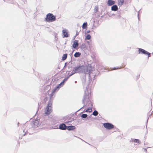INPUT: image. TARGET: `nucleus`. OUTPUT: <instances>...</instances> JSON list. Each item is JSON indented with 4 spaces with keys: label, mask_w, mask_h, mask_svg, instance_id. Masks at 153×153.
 Masks as SVG:
<instances>
[{
    "label": "nucleus",
    "mask_w": 153,
    "mask_h": 153,
    "mask_svg": "<svg viewBox=\"0 0 153 153\" xmlns=\"http://www.w3.org/2000/svg\"><path fill=\"white\" fill-rule=\"evenodd\" d=\"M87 90V89H86ZM88 90L85 91L84 93V94L83 96V98L82 99V103L84 104L83 107L80 108L76 112L79 111L80 109L86 106L87 105L88 106L87 109L89 111V112H91L92 111V108L93 106V103L91 101H90V100L89 99L88 97Z\"/></svg>",
    "instance_id": "f257e3e1"
},
{
    "label": "nucleus",
    "mask_w": 153,
    "mask_h": 153,
    "mask_svg": "<svg viewBox=\"0 0 153 153\" xmlns=\"http://www.w3.org/2000/svg\"><path fill=\"white\" fill-rule=\"evenodd\" d=\"M76 73L82 74L85 72V66L81 64H79L73 68Z\"/></svg>",
    "instance_id": "f03ea898"
},
{
    "label": "nucleus",
    "mask_w": 153,
    "mask_h": 153,
    "mask_svg": "<svg viewBox=\"0 0 153 153\" xmlns=\"http://www.w3.org/2000/svg\"><path fill=\"white\" fill-rule=\"evenodd\" d=\"M52 100L49 101L46 107L45 114L48 116L49 115L52 111Z\"/></svg>",
    "instance_id": "7ed1b4c3"
},
{
    "label": "nucleus",
    "mask_w": 153,
    "mask_h": 153,
    "mask_svg": "<svg viewBox=\"0 0 153 153\" xmlns=\"http://www.w3.org/2000/svg\"><path fill=\"white\" fill-rule=\"evenodd\" d=\"M56 16L52 13H49L46 15V17L45 18V21L48 22H52L55 21L56 20Z\"/></svg>",
    "instance_id": "20e7f679"
},
{
    "label": "nucleus",
    "mask_w": 153,
    "mask_h": 153,
    "mask_svg": "<svg viewBox=\"0 0 153 153\" xmlns=\"http://www.w3.org/2000/svg\"><path fill=\"white\" fill-rule=\"evenodd\" d=\"M103 126L104 128L108 130H111L114 127V126L112 124L108 122L104 123Z\"/></svg>",
    "instance_id": "39448f33"
},
{
    "label": "nucleus",
    "mask_w": 153,
    "mask_h": 153,
    "mask_svg": "<svg viewBox=\"0 0 153 153\" xmlns=\"http://www.w3.org/2000/svg\"><path fill=\"white\" fill-rule=\"evenodd\" d=\"M39 119L37 118L35 120L32 122L31 123V125L33 127L35 128L38 127L39 124Z\"/></svg>",
    "instance_id": "423d86ee"
},
{
    "label": "nucleus",
    "mask_w": 153,
    "mask_h": 153,
    "mask_svg": "<svg viewBox=\"0 0 153 153\" xmlns=\"http://www.w3.org/2000/svg\"><path fill=\"white\" fill-rule=\"evenodd\" d=\"M63 34V38L68 37L69 35L68 34V32L66 29H63L62 31Z\"/></svg>",
    "instance_id": "0eeeda50"
},
{
    "label": "nucleus",
    "mask_w": 153,
    "mask_h": 153,
    "mask_svg": "<svg viewBox=\"0 0 153 153\" xmlns=\"http://www.w3.org/2000/svg\"><path fill=\"white\" fill-rule=\"evenodd\" d=\"M138 52L139 54L146 55L147 51L141 48H138Z\"/></svg>",
    "instance_id": "6e6552de"
},
{
    "label": "nucleus",
    "mask_w": 153,
    "mask_h": 153,
    "mask_svg": "<svg viewBox=\"0 0 153 153\" xmlns=\"http://www.w3.org/2000/svg\"><path fill=\"white\" fill-rule=\"evenodd\" d=\"M59 129L60 130H65L67 129V126L64 123H62L59 125Z\"/></svg>",
    "instance_id": "1a4fd4ad"
},
{
    "label": "nucleus",
    "mask_w": 153,
    "mask_h": 153,
    "mask_svg": "<svg viewBox=\"0 0 153 153\" xmlns=\"http://www.w3.org/2000/svg\"><path fill=\"white\" fill-rule=\"evenodd\" d=\"M78 40H75L72 45V47L74 48H76L78 46Z\"/></svg>",
    "instance_id": "9d476101"
},
{
    "label": "nucleus",
    "mask_w": 153,
    "mask_h": 153,
    "mask_svg": "<svg viewBox=\"0 0 153 153\" xmlns=\"http://www.w3.org/2000/svg\"><path fill=\"white\" fill-rule=\"evenodd\" d=\"M76 128V127L73 126H67V129L68 131H73Z\"/></svg>",
    "instance_id": "9b49d317"
},
{
    "label": "nucleus",
    "mask_w": 153,
    "mask_h": 153,
    "mask_svg": "<svg viewBox=\"0 0 153 153\" xmlns=\"http://www.w3.org/2000/svg\"><path fill=\"white\" fill-rule=\"evenodd\" d=\"M115 4V1L113 0H108L107 1V4L108 6H111Z\"/></svg>",
    "instance_id": "f8f14e48"
},
{
    "label": "nucleus",
    "mask_w": 153,
    "mask_h": 153,
    "mask_svg": "<svg viewBox=\"0 0 153 153\" xmlns=\"http://www.w3.org/2000/svg\"><path fill=\"white\" fill-rule=\"evenodd\" d=\"M118 9V7L117 5H113L111 7V10L112 11H116Z\"/></svg>",
    "instance_id": "ddd939ff"
},
{
    "label": "nucleus",
    "mask_w": 153,
    "mask_h": 153,
    "mask_svg": "<svg viewBox=\"0 0 153 153\" xmlns=\"http://www.w3.org/2000/svg\"><path fill=\"white\" fill-rule=\"evenodd\" d=\"M64 85L63 82H61L59 84L57 85L55 87L57 89V90H59V88L62 87Z\"/></svg>",
    "instance_id": "4468645a"
},
{
    "label": "nucleus",
    "mask_w": 153,
    "mask_h": 153,
    "mask_svg": "<svg viewBox=\"0 0 153 153\" xmlns=\"http://www.w3.org/2000/svg\"><path fill=\"white\" fill-rule=\"evenodd\" d=\"M131 140H132V142H134L135 143H137L138 145L140 144L141 142L138 139H131Z\"/></svg>",
    "instance_id": "2eb2a0df"
},
{
    "label": "nucleus",
    "mask_w": 153,
    "mask_h": 153,
    "mask_svg": "<svg viewBox=\"0 0 153 153\" xmlns=\"http://www.w3.org/2000/svg\"><path fill=\"white\" fill-rule=\"evenodd\" d=\"M81 55V53L79 52H76L74 54V56L75 58L79 57Z\"/></svg>",
    "instance_id": "dca6fc26"
},
{
    "label": "nucleus",
    "mask_w": 153,
    "mask_h": 153,
    "mask_svg": "<svg viewBox=\"0 0 153 153\" xmlns=\"http://www.w3.org/2000/svg\"><path fill=\"white\" fill-rule=\"evenodd\" d=\"M87 22H85L83 23L82 26V28L83 29H86L87 28Z\"/></svg>",
    "instance_id": "f3484780"
},
{
    "label": "nucleus",
    "mask_w": 153,
    "mask_h": 153,
    "mask_svg": "<svg viewBox=\"0 0 153 153\" xmlns=\"http://www.w3.org/2000/svg\"><path fill=\"white\" fill-rule=\"evenodd\" d=\"M68 54L67 53H65L63 54L62 57V60L63 61L65 60L67 57Z\"/></svg>",
    "instance_id": "a211bd4d"
},
{
    "label": "nucleus",
    "mask_w": 153,
    "mask_h": 153,
    "mask_svg": "<svg viewBox=\"0 0 153 153\" xmlns=\"http://www.w3.org/2000/svg\"><path fill=\"white\" fill-rule=\"evenodd\" d=\"M98 112L96 110H95L93 112L92 115H93L94 116H97L98 115Z\"/></svg>",
    "instance_id": "6ab92c4d"
},
{
    "label": "nucleus",
    "mask_w": 153,
    "mask_h": 153,
    "mask_svg": "<svg viewBox=\"0 0 153 153\" xmlns=\"http://www.w3.org/2000/svg\"><path fill=\"white\" fill-rule=\"evenodd\" d=\"M80 48L81 49H85L86 48V46L85 44L82 43L80 46Z\"/></svg>",
    "instance_id": "aec40b11"
},
{
    "label": "nucleus",
    "mask_w": 153,
    "mask_h": 153,
    "mask_svg": "<svg viewBox=\"0 0 153 153\" xmlns=\"http://www.w3.org/2000/svg\"><path fill=\"white\" fill-rule=\"evenodd\" d=\"M91 38V36L90 34H88L85 37V40H90Z\"/></svg>",
    "instance_id": "412c9836"
},
{
    "label": "nucleus",
    "mask_w": 153,
    "mask_h": 153,
    "mask_svg": "<svg viewBox=\"0 0 153 153\" xmlns=\"http://www.w3.org/2000/svg\"><path fill=\"white\" fill-rule=\"evenodd\" d=\"M124 2V0H120V1H118V5H120V6H121L123 3Z\"/></svg>",
    "instance_id": "4be33fe9"
},
{
    "label": "nucleus",
    "mask_w": 153,
    "mask_h": 153,
    "mask_svg": "<svg viewBox=\"0 0 153 153\" xmlns=\"http://www.w3.org/2000/svg\"><path fill=\"white\" fill-rule=\"evenodd\" d=\"M88 115L86 114H83L81 115V117L83 118H85L87 117Z\"/></svg>",
    "instance_id": "5701e85b"
},
{
    "label": "nucleus",
    "mask_w": 153,
    "mask_h": 153,
    "mask_svg": "<svg viewBox=\"0 0 153 153\" xmlns=\"http://www.w3.org/2000/svg\"><path fill=\"white\" fill-rule=\"evenodd\" d=\"M69 76H67V77H65L64 79L63 80V81L62 82H63V83L64 84V85L65 84V81H66L68 79V78H69Z\"/></svg>",
    "instance_id": "b1692460"
},
{
    "label": "nucleus",
    "mask_w": 153,
    "mask_h": 153,
    "mask_svg": "<svg viewBox=\"0 0 153 153\" xmlns=\"http://www.w3.org/2000/svg\"><path fill=\"white\" fill-rule=\"evenodd\" d=\"M98 7L97 6H96L95 7V8L94 9V13H96L98 11Z\"/></svg>",
    "instance_id": "393cba45"
},
{
    "label": "nucleus",
    "mask_w": 153,
    "mask_h": 153,
    "mask_svg": "<svg viewBox=\"0 0 153 153\" xmlns=\"http://www.w3.org/2000/svg\"><path fill=\"white\" fill-rule=\"evenodd\" d=\"M76 74V73L75 71H74V69H73V71L68 76H69V77L70 76H71L72 75H73V74Z\"/></svg>",
    "instance_id": "a878e982"
},
{
    "label": "nucleus",
    "mask_w": 153,
    "mask_h": 153,
    "mask_svg": "<svg viewBox=\"0 0 153 153\" xmlns=\"http://www.w3.org/2000/svg\"><path fill=\"white\" fill-rule=\"evenodd\" d=\"M58 91V90H57V89L55 87L52 91L51 93L54 94L56 91Z\"/></svg>",
    "instance_id": "bb28decb"
},
{
    "label": "nucleus",
    "mask_w": 153,
    "mask_h": 153,
    "mask_svg": "<svg viewBox=\"0 0 153 153\" xmlns=\"http://www.w3.org/2000/svg\"><path fill=\"white\" fill-rule=\"evenodd\" d=\"M58 91V90H57V89L55 87L52 91L51 93L54 94L56 91Z\"/></svg>",
    "instance_id": "cd10ccee"
},
{
    "label": "nucleus",
    "mask_w": 153,
    "mask_h": 153,
    "mask_svg": "<svg viewBox=\"0 0 153 153\" xmlns=\"http://www.w3.org/2000/svg\"><path fill=\"white\" fill-rule=\"evenodd\" d=\"M146 55H148V58L147 59H149V57H150L151 56V54L150 53H149V52H147V53H146Z\"/></svg>",
    "instance_id": "c85d7f7f"
},
{
    "label": "nucleus",
    "mask_w": 153,
    "mask_h": 153,
    "mask_svg": "<svg viewBox=\"0 0 153 153\" xmlns=\"http://www.w3.org/2000/svg\"><path fill=\"white\" fill-rule=\"evenodd\" d=\"M53 94H52V93H51V94H50V100L49 101H50L51 100H53L52 99V97H53Z\"/></svg>",
    "instance_id": "c756f323"
},
{
    "label": "nucleus",
    "mask_w": 153,
    "mask_h": 153,
    "mask_svg": "<svg viewBox=\"0 0 153 153\" xmlns=\"http://www.w3.org/2000/svg\"><path fill=\"white\" fill-rule=\"evenodd\" d=\"M72 121V120H71V121H67L65 122V123H66L67 124L69 125L70 123H71V122Z\"/></svg>",
    "instance_id": "7c9ffc66"
},
{
    "label": "nucleus",
    "mask_w": 153,
    "mask_h": 153,
    "mask_svg": "<svg viewBox=\"0 0 153 153\" xmlns=\"http://www.w3.org/2000/svg\"><path fill=\"white\" fill-rule=\"evenodd\" d=\"M120 12H118V13L117 14V16H118V17L119 18H120V17H121L120 16Z\"/></svg>",
    "instance_id": "2f4dec72"
},
{
    "label": "nucleus",
    "mask_w": 153,
    "mask_h": 153,
    "mask_svg": "<svg viewBox=\"0 0 153 153\" xmlns=\"http://www.w3.org/2000/svg\"><path fill=\"white\" fill-rule=\"evenodd\" d=\"M118 69H119V68L118 67H114L112 68V70H115Z\"/></svg>",
    "instance_id": "473e14b6"
},
{
    "label": "nucleus",
    "mask_w": 153,
    "mask_h": 153,
    "mask_svg": "<svg viewBox=\"0 0 153 153\" xmlns=\"http://www.w3.org/2000/svg\"><path fill=\"white\" fill-rule=\"evenodd\" d=\"M72 68V65H70L68 66V69H70L71 68V69L70 70V71L71 70Z\"/></svg>",
    "instance_id": "72a5a7b5"
},
{
    "label": "nucleus",
    "mask_w": 153,
    "mask_h": 153,
    "mask_svg": "<svg viewBox=\"0 0 153 153\" xmlns=\"http://www.w3.org/2000/svg\"><path fill=\"white\" fill-rule=\"evenodd\" d=\"M91 71V69H87V71L90 74V72Z\"/></svg>",
    "instance_id": "f704fd0d"
},
{
    "label": "nucleus",
    "mask_w": 153,
    "mask_h": 153,
    "mask_svg": "<svg viewBox=\"0 0 153 153\" xmlns=\"http://www.w3.org/2000/svg\"><path fill=\"white\" fill-rule=\"evenodd\" d=\"M85 110H84L82 112V113H83V112H89V111H88L87 109L85 110Z\"/></svg>",
    "instance_id": "c9c22d12"
},
{
    "label": "nucleus",
    "mask_w": 153,
    "mask_h": 153,
    "mask_svg": "<svg viewBox=\"0 0 153 153\" xmlns=\"http://www.w3.org/2000/svg\"><path fill=\"white\" fill-rule=\"evenodd\" d=\"M91 32L90 30H88L85 32V34L87 33H90Z\"/></svg>",
    "instance_id": "e433bc0d"
},
{
    "label": "nucleus",
    "mask_w": 153,
    "mask_h": 153,
    "mask_svg": "<svg viewBox=\"0 0 153 153\" xmlns=\"http://www.w3.org/2000/svg\"><path fill=\"white\" fill-rule=\"evenodd\" d=\"M68 65V62H65V66L64 67V68H65V67L66 66V65Z\"/></svg>",
    "instance_id": "4c0bfd02"
},
{
    "label": "nucleus",
    "mask_w": 153,
    "mask_h": 153,
    "mask_svg": "<svg viewBox=\"0 0 153 153\" xmlns=\"http://www.w3.org/2000/svg\"><path fill=\"white\" fill-rule=\"evenodd\" d=\"M124 70H125V71H128L129 70V69H128V68H125Z\"/></svg>",
    "instance_id": "58836bf2"
},
{
    "label": "nucleus",
    "mask_w": 153,
    "mask_h": 153,
    "mask_svg": "<svg viewBox=\"0 0 153 153\" xmlns=\"http://www.w3.org/2000/svg\"><path fill=\"white\" fill-rule=\"evenodd\" d=\"M139 12H140V11L139 10L138 12V20H139L140 19V18H139Z\"/></svg>",
    "instance_id": "ea45409f"
},
{
    "label": "nucleus",
    "mask_w": 153,
    "mask_h": 153,
    "mask_svg": "<svg viewBox=\"0 0 153 153\" xmlns=\"http://www.w3.org/2000/svg\"><path fill=\"white\" fill-rule=\"evenodd\" d=\"M78 34H79V33L76 30V34L75 35L76 36H77Z\"/></svg>",
    "instance_id": "a19ab883"
},
{
    "label": "nucleus",
    "mask_w": 153,
    "mask_h": 153,
    "mask_svg": "<svg viewBox=\"0 0 153 153\" xmlns=\"http://www.w3.org/2000/svg\"><path fill=\"white\" fill-rule=\"evenodd\" d=\"M149 118L148 117V119H147V121H146V129H147V124L148 121V120H149Z\"/></svg>",
    "instance_id": "79ce46f5"
},
{
    "label": "nucleus",
    "mask_w": 153,
    "mask_h": 153,
    "mask_svg": "<svg viewBox=\"0 0 153 153\" xmlns=\"http://www.w3.org/2000/svg\"><path fill=\"white\" fill-rule=\"evenodd\" d=\"M143 149H144L145 151L146 152L147 151V148H143Z\"/></svg>",
    "instance_id": "37998d69"
},
{
    "label": "nucleus",
    "mask_w": 153,
    "mask_h": 153,
    "mask_svg": "<svg viewBox=\"0 0 153 153\" xmlns=\"http://www.w3.org/2000/svg\"><path fill=\"white\" fill-rule=\"evenodd\" d=\"M76 35L75 36H74V37H73V39H74H74H75V37H76Z\"/></svg>",
    "instance_id": "c03bdc74"
},
{
    "label": "nucleus",
    "mask_w": 153,
    "mask_h": 153,
    "mask_svg": "<svg viewBox=\"0 0 153 153\" xmlns=\"http://www.w3.org/2000/svg\"><path fill=\"white\" fill-rule=\"evenodd\" d=\"M99 117H99L100 118H102V117H101V115H100V114H99Z\"/></svg>",
    "instance_id": "a18cd8bd"
},
{
    "label": "nucleus",
    "mask_w": 153,
    "mask_h": 153,
    "mask_svg": "<svg viewBox=\"0 0 153 153\" xmlns=\"http://www.w3.org/2000/svg\"><path fill=\"white\" fill-rule=\"evenodd\" d=\"M87 43H88V44H89V41H87Z\"/></svg>",
    "instance_id": "49530a36"
},
{
    "label": "nucleus",
    "mask_w": 153,
    "mask_h": 153,
    "mask_svg": "<svg viewBox=\"0 0 153 153\" xmlns=\"http://www.w3.org/2000/svg\"><path fill=\"white\" fill-rule=\"evenodd\" d=\"M26 133H25V134L23 135L24 136H25V135H26Z\"/></svg>",
    "instance_id": "de8ad7c7"
},
{
    "label": "nucleus",
    "mask_w": 153,
    "mask_h": 153,
    "mask_svg": "<svg viewBox=\"0 0 153 153\" xmlns=\"http://www.w3.org/2000/svg\"><path fill=\"white\" fill-rule=\"evenodd\" d=\"M19 123V122L18 123V126Z\"/></svg>",
    "instance_id": "09e8293b"
},
{
    "label": "nucleus",
    "mask_w": 153,
    "mask_h": 153,
    "mask_svg": "<svg viewBox=\"0 0 153 153\" xmlns=\"http://www.w3.org/2000/svg\"><path fill=\"white\" fill-rule=\"evenodd\" d=\"M81 140H82V141H83V140H82V139L81 138H80L79 137H78Z\"/></svg>",
    "instance_id": "8fccbe9b"
},
{
    "label": "nucleus",
    "mask_w": 153,
    "mask_h": 153,
    "mask_svg": "<svg viewBox=\"0 0 153 153\" xmlns=\"http://www.w3.org/2000/svg\"><path fill=\"white\" fill-rule=\"evenodd\" d=\"M137 79H138L139 78V76H137Z\"/></svg>",
    "instance_id": "3c124183"
},
{
    "label": "nucleus",
    "mask_w": 153,
    "mask_h": 153,
    "mask_svg": "<svg viewBox=\"0 0 153 153\" xmlns=\"http://www.w3.org/2000/svg\"><path fill=\"white\" fill-rule=\"evenodd\" d=\"M134 145H135V144H134ZM136 145H138V143H137V144H136Z\"/></svg>",
    "instance_id": "603ef678"
},
{
    "label": "nucleus",
    "mask_w": 153,
    "mask_h": 153,
    "mask_svg": "<svg viewBox=\"0 0 153 153\" xmlns=\"http://www.w3.org/2000/svg\"><path fill=\"white\" fill-rule=\"evenodd\" d=\"M76 82H76V81H75V83H76Z\"/></svg>",
    "instance_id": "864d4df0"
},
{
    "label": "nucleus",
    "mask_w": 153,
    "mask_h": 153,
    "mask_svg": "<svg viewBox=\"0 0 153 153\" xmlns=\"http://www.w3.org/2000/svg\"><path fill=\"white\" fill-rule=\"evenodd\" d=\"M93 27L94 26V24H93Z\"/></svg>",
    "instance_id": "5fc2aeb1"
},
{
    "label": "nucleus",
    "mask_w": 153,
    "mask_h": 153,
    "mask_svg": "<svg viewBox=\"0 0 153 153\" xmlns=\"http://www.w3.org/2000/svg\"><path fill=\"white\" fill-rule=\"evenodd\" d=\"M83 141H84V142H85V143H86V142H85V141H84V140H83Z\"/></svg>",
    "instance_id": "6e6d98bb"
},
{
    "label": "nucleus",
    "mask_w": 153,
    "mask_h": 153,
    "mask_svg": "<svg viewBox=\"0 0 153 153\" xmlns=\"http://www.w3.org/2000/svg\"><path fill=\"white\" fill-rule=\"evenodd\" d=\"M83 141H84V142H85V143H86V142H85V141H84V140H83Z\"/></svg>",
    "instance_id": "4d7b16f0"
},
{
    "label": "nucleus",
    "mask_w": 153,
    "mask_h": 153,
    "mask_svg": "<svg viewBox=\"0 0 153 153\" xmlns=\"http://www.w3.org/2000/svg\"><path fill=\"white\" fill-rule=\"evenodd\" d=\"M83 141H84V142H85V143H86V142H85V141H84V140H83Z\"/></svg>",
    "instance_id": "13d9d810"
},
{
    "label": "nucleus",
    "mask_w": 153,
    "mask_h": 153,
    "mask_svg": "<svg viewBox=\"0 0 153 153\" xmlns=\"http://www.w3.org/2000/svg\"><path fill=\"white\" fill-rule=\"evenodd\" d=\"M74 137H76V136H74Z\"/></svg>",
    "instance_id": "bf43d9fd"
},
{
    "label": "nucleus",
    "mask_w": 153,
    "mask_h": 153,
    "mask_svg": "<svg viewBox=\"0 0 153 153\" xmlns=\"http://www.w3.org/2000/svg\"><path fill=\"white\" fill-rule=\"evenodd\" d=\"M92 29H93V27H92Z\"/></svg>",
    "instance_id": "052dcab7"
},
{
    "label": "nucleus",
    "mask_w": 153,
    "mask_h": 153,
    "mask_svg": "<svg viewBox=\"0 0 153 153\" xmlns=\"http://www.w3.org/2000/svg\"><path fill=\"white\" fill-rule=\"evenodd\" d=\"M19 138L20 139V137H19Z\"/></svg>",
    "instance_id": "680f3d73"
}]
</instances>
